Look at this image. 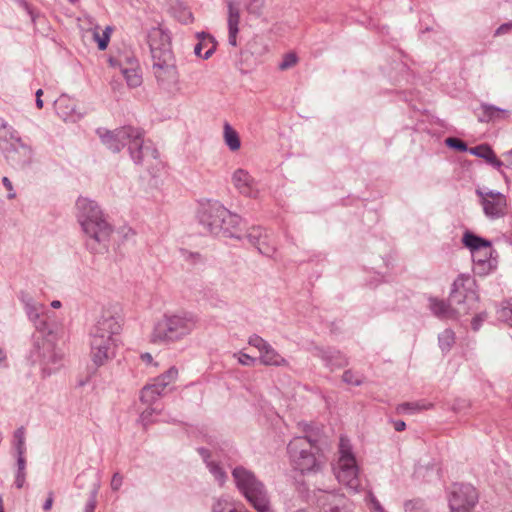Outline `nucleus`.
<instances>
[{"label": "nucleus", "instance_id": "obj_1", "mask_svg": "<svg viewBox=\"0 0 512 512\" xmlns=\"http://www.w3.org/2000/svg\"><path fill=\"white\" fill-rule=\"evenodd\" d=\"M102 143L112 152H120L128 147L130 156L136 164H153L159 166L158 152L152 145L145 143L143 131L132 126H124L113 131H97Z\"/></svg>", "mask_w": 512, "mask_h": 512}, {"label": "nucleus", "instance_id": "obj_2", "mask_svg": "<svg viewBox=\"0 0 512 512\" xmlns=\"http://www.w3.org/2000/svg\"><path fill=\"white\" fill-rule=\"evenodd\" d=\"M76 217L90 248L94 251L106 249L113 227L100 205L87 197H79L76 201Z\"/></svg>", "mask_w": 512, "mask_h": 512}, {"label": "nucleus", "instance_id": "obj_3", "mask_svg": "<svg viewBox=\"0 0 512 512\" xmlns=\"http://www.w3.org/2000/svg\"><path fill=\"white\" fill-rule=\"evenodd\" d=\"M475 280L470 275L461 274L453 282L450 304L443 300L430 299V309L439 318H456L474 310L478 303Z\"/></svg>", "mask_w": 512, "mask_h": 512}, {"label": "nucleus", "instance_id": "obj_4", "mask_svg": "<svg viewBox=\"0 0 512 512\" xmlns=\"http://www.w3.org/2000/svg\"><path fill=\"white\" fill-rule=\"evenodd\" d=\"M147 41L157 81L161 84L172 82L176 78V66L170 35L160 27H153L148 32Z\"/></svg>", "mask_w": 512, "mask_h": 512}, {"label": "nucleus", "instance_id": "obj_5", "mask_svg": "<svg viewBox=\"0 0 512 512\" xmlns=\"http://www.w3.org/2000/svg\"><path fill=\"white\" fill-rule=\"evenodd\" d=\"M197 323V316L191 312L164 314L153 327L151 341L155 344L178 342L190 335Z\"/></svg>", "mask_w": 512, "mask_h": 512}, {"label": "nucleus", "instance_id": "obj_6", "mask_svg": "<svg viewBox=\"0 0 512 512\" xmlns=\"http://www.w3.org/2000/svg\"><path fill=\"white\" fill-rule=\"evenodd\" d=\"M232 476L240 493L257 512H272L267 489L252 471L237 466Z\"/></svg>", "mask_w": 512, "mask_h": 512}, {"label": "nucleus", "instance_id": "obj_7", "mask_svg": "<svg viewBox=\"0 0 512 512\" xmlns=\"http://www.w3.org/2000/svg\"><path fill=\"white\" fill-rule=\"evenodd\" d=\"M338 452V461L334 467L335 476L349 491L357 493L361 488L359 468L349 439L340 438Z\"/></svg>", "mask_w": 512, "mask_h": 512}, {"label": "nucleus", "instance_id": "obj_8", "mask_svg": "<svg viewBox=\"0 0 512 512\" xmlns=\"http://www.w3.org/2000/svg\"><path fill=\"white\" fill-rule=\"evenodd\" d=\"M317 447L308 437H296L288 444V453L292 465L302 473L315 471L320 466L316 457Z\"/></svg>", "mask_w": 512, "mask_h": 512}, {"label": "nucleus", "instance_id": "obj_9", "mask_svg": "<svg viewBox=\"0 0 512 512\" xmlns=\"http://www.w3.org/2000/svg\"><path fill=\"white\" fill-rule=\"evenodd\" d=\"M449 512H472L479 500L474 486L470 484L455 483L447 496Z\"/></svg>", "mask_w": 512, "mask_h": 512}, {"label": "nucleus", "instance_id": "obj_10", "mask_svg": "<svg viewBox=\"0 0 512 512\" xmlns=\"http://www.w3.org/2000/svg\"><path fill=\"white\" fill-rule=\"evenodd\" d=\"M10 144L3 145L0 139V149L7 161L16 167H25L32 162L33 150L31 146L24 143L15 129H9Z\"/></svg>", "mask_w": 512, "mask_h": 512}, {"label": "nucleus", "instance_id": "obj_11", "mask_svg": "<svg viewBox=\"0 0 512 512\" xmlns=\"http://www.w3.org/2000/svg\"><path fill=\"white\" fill-rule=\"evenodd\" d=\"M475 193L479 197V203L488 219L496 220L507 215L508 202L504 194L485 187L477 188Z\"/></svg>", "mask_w": 512, "mask_h": 512}, {"label": "nucleus", "instance_id": "obj_12", "mask_svg": "<svg viewBox=\"0 0 512 512\" xmlns=\"http://www.w3.org/2000/svg\"><path fill=\"white\" fill-rule=\"evenodd\" d=\"M225 216H229V210L220 202L208 200L201 203L199 219L201 224L205 226L210 233L214 235L221 234V223L225 221Z\"/></svg>", "mask_w": 512, "mask_h": 512}, {"label": "nucleus", "instance_id": "obj_13", "mask_svg": "<svg viewBox=\"0 0 512 512\" xmlns=\"http://www.w3.org/2000/svg\"><path fill=\"white\" fill-rule=\"evenodd\" d=\"M178 377V370L175 367L169 368L165 373L158 376L152 383L147 384L141 391V401L152 405L159 397L166 394L168 387Z\"/></svg>", "mask_w": 512, "mask_h": 512}, {"label": "nucleus", "instance_id": "obj_14", "mask_svg": "<svg viewBox=\"0 0 512 512\" xmlns=\"http://www.w3.org/2000/svg\"><path fill=\"white\" fill-rule=\"evenodd\" d=\"M35 354L40 360L44 376H49L59 369L62 354L56 351L51 341L44 340L41 346L37 345Z\"/></svg>", "mask_w": 512, "mask_h": 512}, {"label": "nucleus", "instance_id": "obj_15", "mask_svg": "<svg viewBox=\"0 0 512 512\" xmlns=\"http://www.w3.org/2000/svg\"><path fill=\"white\" fill-rule=\"evenodd\" d=\"M248 343L259 351L261 364L265 366H288L287 360L262 337L254 334L250 336Z\"/></svg>", "mask_w": 512, "mask_h": 512}, {"label": "nucleus", "instance_id": "obj_16", "mask_svg": "<svg viewBox=\"0 0 512 512\" xmlns=\"http://www.w3.org/2000/svg\"><path fill=\"white\" fill-rule=\"evenodd\" d=\"M121 325L110 313L101 315L90 330V339H117Z\"/></svg>", "mask_w": 512, "mask_h": 512}, {"label": "nucleus", "instance_id": "obj_17", "mask_svg": "<svg viewBox=\"0 0 512 512\" xmlns=\"http://www.w3.org/2000/svg\"><path fill=\"white\" fill-rule=\"evenodd\" d=\"M232 183L242 195L250 198L258 196V190L254 178L248 171L238 168L232 174Z\"/></svg>", "mask_w": 512, "mask_h": 512}, {"label": "nucleus", "instance_id": "obj_18", "mask_svg": "<svg viewBox=\"0 0 512 512\" xmlns=\"http://www.w3.org/2000/svg\"><path fill=\"white\" fill-rule=\"evenodd\" d=\"M493 252L494 250L492 244L490 243L488 249H484L483 247L471 254L476 273L485 275L495 269L497 261L496 258L492 256Z\"/></svg>", "mask_w": 512, "mask_h": 512}, {"label": "nucleus", "instance_id": "obj_19", "mask_svg": "<svg viewBox=\"0 0 512 512\" xmlns=\"http://www.w3.org/2000/svg\"><path fill=\"white\" fill-rule=\"evenodd\" d=\"M227 26H228V42L231 46H237V35L239 33L240 24V7L236 0H227Z\"/></svg>", "mask_w": 512, "mask_h": 512}, {"label": "nucleus", "instance_id": "obj_20", "mask_svg": "<svg viewBox=\"0 0 512 512\" xmlns=\"http://www.w3.org/2000/svg\"><path fill=\"white\" fill-rule=\"evenodd\" d=\"M57 114L64 121H77L81 115L76 111L75 102L69 97L62 95L55 101Z\"/></svg>", "mask_w": 512, "mask_h": 512}, {"label": "nucleus", "instance_id": "obj_21", "mask_svg": "<svg viewBox=\"0 0 512 512\" xmlns=\"http://www.w3.org/2000/svg\"><path fill=\"white\" fill-rule=\"evenodd\" d=\"M199 42L194 47L196 56L205 60L209 59L216 50L217 42L213 36L205 32L197 33Z\"/></svg>", "mask_w": 512, "mask_h": 512}, {"label": "nucleus", "instance_id": "obj_22", "mask_svg": "<svg viewBox=\"0 0 512 512\" xmlns=\"http://www.w3.org/2000/svg\"><path fill=\"white\" fill-rule=\"evenodd\" d=\"M242 219L237 214L229 211V216H225V221L221 223V234L225 237L236 238L242 240Z\"/></svg>", "mask_w": 512, "mask_h": 512}, {"label": "nucleus", "instance_id": "obj_23", "mask_svg": "<svg viewBox=\"0 0 512 512\" xmlns=\"http://www.w3.org/2000/svg\"><path fill=\"white\" fill-rule=\"evenodd\" d=\"M117 346H90L91 358L95 365L102 366L114 358Z\"/></svg>", "mask_w": 512, "mask_h": 512}, {"label": "nucleus", "instance_id": "obj_24", "mask_svg": "<svg viewBox=\"0 0 512 512\" xmlns=\"http://www.w3.org/2000/svg\"><path fill=\"white\" fill-rule=\"evenodd\" d=\"M469 152L478 157L484 158L489 164L500 170L503 162L497 158L494 151L488 145H478L470 148Z\"/></svg>", "mask_w": 512, "mask_h": 512}, {"label": "nucleus", "instance_id": "obj_25", "mask_svg": "<svg viewBox=\"0 0 512 512\" xmlns=\"http://www.w3.org/2000/svg\"><path fill=\"white\" fill-rule=\"evenodd\" d=\"M22 303L28 318L36 322L40 319L41 314L44 312L45 306L42 303L37 302L29 295H23L21 298Z\"/></svg>", "mask_w": 512, "mask_h": 512}, {"label": "nucleus", "instance_id": "obj_26", "mask_svg": "<svg viewBox=\"0 0 512 512\" xmlns=\"http://www.w3.org/2000/svg\"><path fill=\"white\" fill-rule=\"evenodd\" d=\"M482 115L479 116L480 122H489L500 118H508L510 111L489 104L481 105Z\"/></svg>", "mask_w": 512, "mask_h": 512}, {"label": "nucleus", "instance_id": "obj_27", "mask_svg": "<svg viewBox=\"0 0 512 512\" xmlns=\"http://www.w3.org/2000/svg\"><path fill=\"white\" fill-rule=\"evenodd\" d=\"M242 505L237 504L228 496H220L213 500L211 512H237Z\"/></svg>", "mask_w": 512, "mask_h": 512}, {"label": "nucleus", "instance_id": "obj_28", "mask_svg": "<svg viewBox=\"0 0 512 512\" xmlns=\"http://www.w3.org/2000/svg\"><path fill=\"white\" fill-rule=\"evenodd\" d=\"M462 242L467 248H469L471 254L483 247L484 249H488V246L491 243L490 241L483 239L471 232L464 233Z\"/></svg>", "mask_w": 512, "mask_h": 512}, {"label": "nucleus", "instance_id": "obj_29", "mask_svg": "<svg viewBox=\"0 0 512 512\" xmlns=\"http://www.w3.org/2000/svg\"><path fill=\"white\" fill-rule=\"evenodd\" d=\"M110 65L113 67H119L120 72L123 69H129L139 66L137 58L132 53H124L118 57H112L109 59Z\"/></svg>", "mask_w": 512, "mask_h": 512}, {"label": "nucleus", "instance_id": "obj_30", "mask_svg": "<svg viewBox=\"0 0 512 512\" xmlns=\"http://www.w3.org/2000/svg\"><path fill=\"white\" fill-rule=\"evenodd\" d=\"M223 136L225 144L229 147L231 151L239 150L241 146L239 135L236 132V130L233 129L232 126L228 123L224 124Z\"/></svg>", "mask_w": 512, "mask_h": 512}, {"label": "nucleus", "instance_id": "obj_31", "mask_svg": "<svg viewBox=\"0 0 512 512\" xmlns=\"http://www.w3.org/2000/svg\"><path fill=\"white\" fill-rule=\"evenodd\" d=\"M121 73L125 78L127 85L130 88H136L142 84V74L140 65L134 68L123 69Z\"/></svg>", "mask_w": 512, "mask_h": 512}, {"label": "nucleus", "instance_id": "obj_32", "mask_svg": "<svg viewBox=\"0 0 512 512\" xmlns=\"http://www.w3.org/2000/svg\"><path fill=\"white\" fill-rule=\"evenodd\" d=\"M438 343L442 352H449L455 343V333L451 329H445L439 334Z\"/></svg>", "mask_w": 512, "mask_h": 512}, {"label": "nucleus", "instance_id": "obj_33", "mask_svg": "<svg viewBox=\"0 0 512 512\" xmlns=\"http://www.w3.org/2000/svg\"><path fill=\"white\" fill-rule=\"evenodd\" d=\"M258 251L267 256L272 257L276 253V246L272 238L266 233L264 237L255 246Z\"/></svg>", "mask_w": 512, "mask_h": 512}, {"label": "nucleus", "instance_id": "obj_34", "mask_svg": "<svg viewBox=\"0 0 512 512\" xmlns=\"http://www.w3.org/2000/svg\"><path fill=\"white\" fill-rule=\"evenodd\" d=\"M265 234L266 232L261 227H251L245 234H242V239L246 238L250 244L256 246Z\"/></svg>", "mask_w": 512, "mask_h": 512}, {"label": "nucleus", "instance_id": "obj_35", "mask_svg": "<svg viewBox=\"0 0 512 512\" xmlns=\"http://www.w3.org/2000/svg\"><path fill=\"white\" fill-rule=\"evenodd\" d=\"M207 467L210 473L214 476L215 480L218 482V484L223 485L227 479V475L223 468L213 461L207 462Z\"/></svg>", "mask_w": 512, "mask_h": 512}, {"label": "nucleus", "instance_id": "obj_36", "mask_svg": "<svg viewBox=\"0 0 512 512\" xmlns=\"http://www.w3.org/2000/svg\"><path fill=\"white\" fill-rule=\"evenodd\" d=\"M265 5V0H247L245 9L249 14L259 16Z\"/></svg>", "mask_w": 512, "mask_h": 512}, {"label": "nucleus", "instance_id": "obj_37", "mask_svg": "<svg viewBox=\"0 0 512 512\" xmlns=\"http://www.w3.org/2000/svg\"><path fill=\"white\" fill-rule=\"evenodd\" d=\"M405 512H428L425 503L421 500H409L404 504Z\"/></svg>", "mask_w": 512, "mask_h": 512}, {"label": "nucleus", "instance_id": "obj_38", "mask_svg": "<svg viewBox=\"0 0 512 512\" xmlns=\"http://www.w3.org/2000/svg\"><path fill=\"white\" fill-rule=\"evenodd\" d=\"M323 492V497L331 498L333 503H336L335 506L330 507L326 512H347L342 507L339 506L340 503L344 501L341 495H337L331 492Z\"/></svg>", "mask_w": 512, "mask_h": 512}, {"label": "nucleus", "instance_id": "obj_39", "mask_svg": "<svg viewBox=\"0 0 512 512\" xmlns=\"http://www.w3.org/2000/svg\"><path fill=\"white\" fill-rule=\"evenodd\" d=\"M498 318L512 326V302H506L498 311Z\"/></svg>", "mask_w": 512, "mask_h": 512}, {"label": "nucleus", "instance_id": "obj_40", "mask_svg": "<svg viewBox=\"0 0 512 512\" xmlns=\"http://www.w3.org/2000/svg\"><path fill=\"white\" fill-rule=\"evenodd\" d=\"M14 438L16 441V449L18 454L25 453V430L24 428H19L14 433Z\"/></svg>", "mask_w": 512, "mask_h": 512}, {"label": "nucleus", "instance_id": "obj_41", "mask_svg": "<svg viewBox=\"0 0 512 512\" xmlns=\"http://www.w3.org/2000/svg\"><path fill=\"white\" fill-rule=\"evenodd\" d=\"M298 61L295 53H287L284 55L282 62L279 64L280 70H287L293 67Z\"/></svg>", "mask_w": 512, "mask_h": 512}, {"label": "nucleus", "instance_id": "obj_42", "mask_svg": "<svg viewBox=\"0 0 512 512\" xmlns=\"http://www.w3.org/2000/svg\"><path fill=\"white\" fill-rule=\"evenodd\" d=\"M110 32L111 28L107 27L102 35H99L97 33L95 34V40L97 41L98 48L100 50H105L107 48L110 38Z\"/></svg>", "mask_w": 512, "mask_h": 512}, {"label": "nucleus", "instance_id": "obj_43", "mask_svg": "<svg viewBox=\"0 0 512 512\" xmlns=\"http://www.w3.org/2000/svg\"><path fill=\"white\" fill-rule=\"evenodd\" d=\"M342 378L345 383L350 385L358 386L362 383L361 377L350 370L345 371Z\"/></svg>", "mask_w": 512, "mask_h": 512}, {"label": "nucleus", "instance_id": "obj_44", "mask_svg": "<svg viewBox=\"0 0 512 512\" xmlns=\"http://www.w3.org/2000/svg\"><path fill=\"white\" fill-rule=\"evenodd\" d=\"M176 18L183 24H189L193 21L192 12L187 8H181L176 14Z\"/></svg>", "mask_w": 512, "mask_h": 512}, {"label": "nucleus", "instance_id": "obj_45", "mask_svg": "<svg viewBox=\"0 0 512 512\" xmlns=\"http://www.w3.org/2000/svg\"><path fill=\"white\" fill-rule=\"evenodd\" d=\"M9 129H14L10 126L7 121L0 117V139L3 142V145L7 144V136H9Z\"/></svg>", "mask_w": 512, "mask_h": 512}, {"label": "nucleus", "instance_id": "obj_46", "mask_svg": "<svg viewBox=\"0 0 512 512\" xmlns=\"http://www.w3.org/2000/svg\"><path fill=\"white\" fill-rule=\"evenodd\" d=\"M234 357L237 358L238 362L243 366H252L256 362V359L246 353H235Z\"/></svg>", "mask_w": 512, "mask_h": 512}, {"label": "nucleus", "instance_id": "obj_47", "mask_svg": "<svg viewBox=\"0 0 512 512\" xmlns=\"http://www.w3.org/2000/svg\"><path fill=\"white\" fill-rule=\"evenodd\" d=\"M446 144H447V146H449L451 148H455L458 151L464 152V151L468 150L467 145L463 141L459 140L458 138H447Z\"/></svg>", "mask_w": 512, "mask_h": 512}, {"label": "nucleus", "instance_id": "obj_48", "mask_svg": "<svg viewBox=\"0 0 512 512\" xmlns=\"http://www.w3.org/2000/svg\"><path fill=\"white\" fill-rule=\"evenodd\" d=\"M117 346V339H90V346Z\"/></svg>", "mask_w": 512, "mask_h": 512}, {"label": "nucleus", "instance_id": "obj_49", "mask_svg": "<svg viewBox=\"0 0 512 512\" xmlns=\"http://www.w3.org/2000/svg\"><path fill=\"white\" fill-rule=\"evenodd\" d=\"M122 484L123 476L119 472L114 473L110 483L111 489L113 491H118L121 488Z\"/></svg>", "mask_w": 512, "mask_h": 512}, {"label": "nucleus", "instance_id": "obj_50", "mask_svg": "<svg viewBox=\"0 0 512 512\" xmlns=\"http://www.w3.org/2000/svg\"><path fill=\"white\" fill-rule=\"evenodd\" d=\"M154 413H159L156 408L148 407L146 408L140 416V419L144 425L151 421V417Z\"/></svg>", "mask_w": 512, "mask_h": 512}, {"label": "nucleus", "instance_id": "obj_51", "mask_svg": "<svg viewBox=\"0 0 512 512\" xmlns=\"http://www.w3.org/2000/svg\"><path fill=\"white\" fill-rule=\"evenodd\" d=\"M2 183H3L4 187L8 191L7 198L8 199H14L16 197V193L14 191V188H13V185H12V182L10 181V179L8 177H3L2 178Z\"/></svg>", "mask_w": 512, "mask_h": 512}, {"label": "nucleus", "instance_id": "obj_52", "mask_svg": "<svg viewBox=\"0 0 512 512\" xmlns=\"http://www.w3.org/2000/svg\"><path fill=\"white\" fill-rule=\"evenodd\" d=\"M512 31V21L500 25L494 32V36H502Z\"/></svg>", "mask_w": 512, "mask_h": 512}, {"label": "nucleus", "instance_id": "obj_53", "mask_svg": "<svg viewBox=\"0 0 512 512\" xmlns=\"http://www.w3.org/2000/svg\"><path fill=\"white\" fill-rule=\"evenodd\" d=\"M487 314L486 313H479L476 315L472 320V328L473 330L477 331L481 327V324L486 320Z\"/></svg>", "mask_w": 512, "mask_h": 512}, {"label": "nucleus", "instance_id": "obj_54", "mask_svg": "<svg viewBox=\"0 0 512 512\" xmlns=\"http://www.w3.org/2000/svg\"><path fill=\"white\" fill-rule=\"evenodd\" d=\"M370 503L373 512H385L384 508L373 495H370Z\"/></svg>", "mask_w": 512, "mask_h": 512}, {"label": "nucleus", "instance_id": "obj_55", "mask_svg": "<svg viewBox=\"0 0 512 512\" xmlns=\"http://www.w3.org/2000/svg\"><path fill=\"white\" fill-rule=\"evenodd\" d=\"M96 493H97L96 491L93 492L92 497L86 503L85 512H94V510L96 508Z\"/></svg>", "mask_w": 512, "mask_h": 512}, {"label": "nucleus", "instance_id": "obj_56", "mask_svg": "<svg viewBox=\"0 0 512 512\" xmlns=\"http://www.w3.org/2000/svg\"><path fill=\"white\" fill-rule=\"evenodd\" d=\"M25 471H17L15 485L17 488H22L25 483Z\"/></svg>", "mask_w": 512, "mask_h": 512}, {"label": "nucleus", "instance_id": "obj_57", "mask_svg": "<svg viewBox=\"0 0 512 512\" xmlns=\"http://www.w3.org/2000/svg\"><path fill=\"white\" fill-rule=\"evenodd\" d=\"M503 165H505L507 168L512 169V149L508 152H505L503 155Z\"/></svg>", "mask_w": 512, "mask_h": 512}, {"label": "nucleus", "instance_id": "obj_58", "mask_svg": "<svg viewBox=\"0 0 512 512\" xmlns=\"http://www.w3.org/2000/svg\"><path fill=\"white\" fill-rule=\"evenodd\" d=\"M18 4L31 16L32 21H35L34 13L31 6L25 0H17Z\"/></svg>", "mask_w": 512, "mask_h": 512}, {"label": "nucleus", "instance_id": "obj_59", "mask_svg": "<svg viewBox=\"0 0 512 512\" xmlns=\"http://www.w3.org/2000/svg\"><path fill=\"white\" fill-rule=\"evenodd\" d=\"M52 505H53V493L50 492L46 501L44 502L43 509L45 511H48L52 508Z\"/></svg>", "mask_w": 512, "mask_h": 512}, {"label": "nucleus", "instance_id": "obj_60", "mask_svg": "<svg viewBox=\"0 0 512 512\" xmlns=\"http://www.w3.org/2000/svg\"><path fill=\"white\" fill-rule=\"evenodd\" d=\"M24 454H18V460H17V465H18V471H25V458L23 456Z\"/></svg>", "mask_w": 512, "mask_h": 512}, {"label": "nucleus", "instance_id": "obj_61", "mask_svg": "<svg viewBox=\"0 0 512 512\" xmlns=\"http://www.w3.org/2000/svg\"><path fill=\"white\" fill-rule=\"evenodd\" d=\"M0 366L7 367V354L4 348H0Z\"/></svg>", "mask_w": 512, "mask_h": 512}, {"label": "nucleus", "instance_id": "obj_62", "mask_svg": "<svg viewBox=\"0 0 512 512\" xmlns=\"http://www.w3.org/2000/svg\"><path fill=\"white\" fill-rule=\"evenodd\" d=\"M416 406L418 405L413 403H403L399 406V410L402 412H406L408 410L415 409Z\"/></svg>", "mask_w": 512, "mask_h": 512}, {"label": "nucleus", "instance_id": "obj_63", "mask_svg": "<svg viewBox=\"0 0 512 512\" xmlns=\"http://www.w3.org/2000/svg\"><path fill=\"white\" fill-rule=\"evenodd\" d=\"M406 427V424L404 421L398 420L394 423V428L396 431H403Z\"/></svg>", "mask_w": 512, "mask_h": 512}, {"label": "nucleus", "instance_id": "obj_64", "mask_svg": "<svg viewBox=\"0 0 512 512\" xmlns=\"http://www.w3.org/2000/svg\"><path fill=\"white\" fill-rule=\"evenodd\" d=\"M141 358H142V360H143L144 362H146L147 364L152 363V360H153L152 355H151V354H149V353L142 354V355H141Z\"/></svg>", "mask_w": 512, "mask_h": 512}]
</instances>
